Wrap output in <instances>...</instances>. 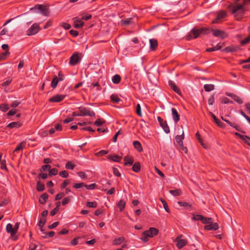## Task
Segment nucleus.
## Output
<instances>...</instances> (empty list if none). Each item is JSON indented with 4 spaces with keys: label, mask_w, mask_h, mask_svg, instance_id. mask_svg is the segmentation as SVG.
Instances as JSON below:
<instances>
[{
    "label": "nucleus",
    "mask_w": 250,
    "mask_h": 250,
    "mask_svg": "<svg viewBox=\"0 0 250 250\" xmlns=\"http://www.w3.org/2000/svg\"><path fill=\"white\" fill-rule=\"evenodd\" d=\"M169 193L174 196H180L182 194V192L180 189H176L174 190H170Z\"/></svg>",
    "instance_id": "obj_33"
},
{
    "label": "nucleus",
    "mask_w": 250,
    "mask_h": 250,
    "mask_svg": "<svg viewBox=\"0 0 250 250\" xmlns=\"http://www.w3.org/2000/svg\"><path fill=\"white\" fill-rule=\"evenodd\" d=\"M150 48L151 50H155L157 47L158 42L155 39H152L149 40Z\"/></svg>",
    "instance_id": "obj_20"
},
{
    "label": "nucleus",
    "mask_w": 250,
    "mask_h": 250,
    "mask_svg": "<svg viewBox=\"0 0 250 250\" xmlns=\"http://www.w3.org/2000/svg\"><path fill=\"white\" fill-rule=\"evenodd\" d=\"M81 60V58L79 56L78 52H75L72 54L70 58L69 64L74 66L78 64Z\"/></svg>",
    "instance_id": "obj_7"
},
{
    "label": "nucleus",
    "mask_w": 250,
    "mask_h": 250,
    "mask_svg": "<svg viewBox=\"0 0 250 250\" xmlns=\"http://www.w3.org/2000/svg\"><path fill=\"white\" fill-rule=\"evenodd\" d=\"M195 136L197 138V139L198 140L199 142L200 143L201 145L204 147L205 148V146H204V144L203 143V140L202 139V138H201L200 137V134L199 133V132H197L195 134Z\"/></svg>",
    "instance_id": "obj_53"
},
{
    "label": "nucleus",
    "mask_w": 250,
    "mask_h": 250,
    "mask_svg": "<svg viewBox=\"0 0 250 250\" xmlns=\"http://www.w3.org/2000/svg\"><path fill=\"white\" fill-rule=\"evenodd\" d=\"M71 198V196H68L67 197L63 198L62 201V205H65L66 204L69 203V202L70 201Z\"/></svg>",
    "instance_id": "obj_49"
},
{
    "label": "nucleus",
    "mask_w": 250,
    "mask_h": 250,
    "mask_svg": "<svg viewBox=\"0 0 250 250\" xmlns=\"http://www.w3.org/2000/svg\"><path fill=\"white\" fill-rule=\"evenodd\" d=\"M158 230L154 228H150L149 230L144 231V234L148 236L149 237H153L154 236L157 235Z\"/></svg>",
    "instance_id": "obj_11"
},
{
    "label": "nucleus",
    "mask_w": 250,
    "mask_h": 250,
    "mask_svg": "<svg viewBox=\"0 0 250 250\" xmlns=\"http://www.w3.org/2000/svg\"><path fill=\"white\" fill-rule=\"evenodd\" d=\"M204 89L207 92H209L214 89L215 86L212 84H206L204 85Z\"/></svg>",
    "instance_id": "obj_30"
},
{
    "label": "nucleus",
    "mask_w": 250,
    "mask_h": 250,
    "mask_svg": "<svg viewBox=\"0 0 250 250\" xmlns=\"http://www.w3.org/2000/svg\"><path fill=\"white\" fill-rule=\"evenodd\" d=\"M177 241V247L178 249H180L184 247L187 243V241L185 239H182L181 237H178L176 239Z\"/></svg>",
    "instance_id": "obj_15"
},
{
    "label": "nucleus",
    "mask_w": 250,
    "mask_h": 250,
    "mask_svg": "<svg viewBox=\"0 0 250 250\" xmlns=\"http://www.w3.org/2000/svg\"><path fill=\"white\" fill-rule=\"evenodd\" d=\"M110 99L113 103H118L121 100L119 98V97L115 94H112L110 96Z\"/></svg>",
    "instance_id": "obj_34"
},
{
    "label": "nucleus",
    "mask_w": 250,
    "mask_h": 250,
    "mask_svg": "<svg viewBox=\"0 0 250 250\" xmlns=\"http://www.w3.org/2000/svg\"><path fill=\"white\" fill-rule=\"evenodd\" d=\"M83 187H84V184L83 183L75 184L73 185V188H80Z\"/></svg>",
    "instance_id": "obj_63"
},
{
    "label": "nucleus",
    "mask_w": 250,
    "mask_h": 250,
    "mask_svg": "<svg viewBox=\"0 0 250 250\" xmlns=\"http://www.w3.org/2000/svg\"><path fill=\"white\" fill-rule=\"evenodd\" d=\"M178 204L181 207H184L187 208L191 207V204L186 202L179 201L178 202Z\"/></svg>",
    "instance_id": "obj_41"
},
{
    "label": "nucleus",
    "mask_w": 250,
    "mask_h": 250,
    "mask_svg": "<svg viewBox=\"0 0 250 250\" xmlns=\"http://www.w3.org/2000/svg\"><path fill=\"white\" fill-rule=\"evenodd\" d=\"M74 22V27L76 28H79L84 24V22L82 20L75 19Z\"/></svg>",
    "instance_id": "obj_22"
},
{
    "label": "nucleus",
    "mask_w": 250,
    "mask_h": 250,
    "mask_svg": "<svg viewBox=\"0 0 250 250\" xmlns=\"http://www.w3.org/2000/svg\"><path fill=\"white\" fill-rule=\"evenodd\" d=\"M41 30L39 24L35 23L27 30V36H33L38 33Z\"/></svg>",
    "instance_id": "obj_5"
},
{
    "label": "nucleus",
    "mask_w": 250,
    "mask_h": 250,
    "mask_svg": "<svg viewBox=\"0 0 250 250\" xmlns=\"http://www.w3.org/2000/svg\"><path fill=\"white\" fill-rule=\"evenodd\" d=\"M240 49L238 46L230 45L226 47L223 49V51L229 53V52H234L237 51Z\"/></svg>",
    "instance_id": "obj_14"
},
{
    "label": "nucleus",
    "mask_w": 250,
    "mask_h": 250,
    "mask_svg": "<svg viewBox=\"0 0 250 250\" xmlns=\"http://www.w3.org/2000/svg\"><path fill=\"white\" fill-rule=\"evenodd\" d=\"M148 236L144 234V231L142 234V237L140 238L141 240H142L144 242H146L148 241Z\"/></svg>",
    "instance_id": "obj_61"
},
{
    "label": "nucleus",
    "mask_w": 250,
    "mask_h": 250,
    "mask_svg": "<svg viewBox=\"0 0 250 250\" xmlns=\"http://www.w3.org/2000/svg\"><path fill=\"white\" fill-rule=\"evenodd\" d=\"M59 81L58 77L56 75H54L53 79L51 83V86L53 89H54L57 87Z\"/></svg>",
    "instance_id": "obj_24"
},
{
    "label": "nucleus",
    "mask_w": 250,
    "mask_h": 250,
    "mask_svg": "<svg viewBox=\"0 0 250 250\" xmlns=\"http://www.w3.org/2000/svg\"><path fill=\"white\" fill-rule=\"evenodd\" d=\"M6 229L8 233H10L11 236L13 238L14 240H17L18 237L15 236L17 232L11 224L9 223L6 225Z\"/></svg>",
    "instance_id": "obj_8"
},
{
    "label": "nucleus",
    "mask_w": 250,
    "mask_h": 250,
    "mask_svg": "<svg viewBox=\"0 0 250 250\" xmlns=\"http://www.w3.org/2000/svg\"><path fill=\"white\" fill-rule=\"evenodd\" d=\"M48 198V195L46 193H44L42 195L39 199V202L42 204H44L46 203V200Z\"/></svg>",
    "instance_id": "obj_25"
},
{
    "label": "nucleus",
    "mask_w": 250,
    "mask_h": 250,
    "mask_svg": "<svg viewBox=\"0 0 250 250\" xmlns=\"http://www.w3.org/2000/svg\"><path fill=\"white\" fill-rule=\"evenodd\" d=\"M228 95L231 97L235 102H236L239 104H243V102L242 100L239 96L232 94H229Z\"/></svg>",
    "instance_id": "obj_23"
},
{
    "label": "nucleus",
    "mask_w": 250,
    "mask_h": 250,
    "mask_svg": "<svg viewBox=\"0 0 250 250\" xmlns=\"http://www.w3.org/2000/svg\"><path fill=\"white\" fill-rule=\"evenodd\" d=\"M59 175L60 176H61L63 178H66L68 176V173L67 171L63 170V171H61L59 173Z\"/></svg>",
    "instance_id": "obj_58"
},
{
    "label": "nucleus",
    "mask_w": 250,
    "mask_h": 250,
    "mask_svg": "<svg viewBox=\"0 0 250 250\" xmlns=\"http://www.w3.org/2000/svg\"><path fill=\"white\" fill-rule=\"evenodd\" d=\"M250 4V0H244L243 4L233 3L228 6V9L234 15L235 17L243 16L245 12L244 6Z\"/></svg>",
    "instance_id": "obj_1"
},
{
    "label": "nucleus",
    "mask_w": 250,
    "mask_h": 250,
    "mask_svg": "<svg viewBox=\"0 0 250 250\" xmlns=\"http://www.w3.org/2000/svg\"><path fill=\"white\" fill-rule=\"evenodd\" d=\"M121 77L118 74L115 75L112 77V82L115 84H118V83H120V82H121Z\"/></svg>",
    "instance_id": "obj_32"
},
{
    "label": "nucleus",
    "mask_w": 250,
    "mask_h": 250,
    "mask_svg": "<svg viewBox=\"0 0 250 250\" xmlns=\"http://www.w3.org/2000/svg\"><path fill=\"white\" fill-rule=\"evenodd\" d=\"M69 180H64L61 186V189L65 188L67 186V185L69 184Z\"/></svg>",
    "instance_id": "obj_56"
},
{
    "label": "nucleus",
    "mask_w": 250,
    "mask_h": 250,
    "mask_svg": "<svg viewBox=\"0 0 250 250\" xmlns=\"http://www.w3.org/2000/svg\"><path fill=\"white\" fill-rule=\"evenodd\" d=\"M210 32H212L213 35L216 37L220 38L222 40L225 39L228 37V34L224 31L219 29H213L209 28Z\"/></svg>",
    "instance_id": "obj_4"
},
{
    "label": "nucleus",
    "mask_w": 250,
    "mask_h": 250,
    "mask_svg": "<svg viewBox=\"0 0 250 250\" xmlns=\"http://www.w3.org/2000/svg\"><path fill=\"white\" fill-rule=\"evenodd\" d=\"M210 32V30L208 27H194L191 29L189 34L187 36V40H190L192 39H196L200 35H208Z\"/></svg>",
    "instance_id": "obj_2"
},
{
    "label": "nucleus",
    "mask_w": 250,
    "mask_h": 250,
    "mask_svg": "<svg viewBox=\"0 0 250 250\" xmlns=\"http://www.w3.org/2000/svg\"><path fill=\"white\" fill-rule=\"evenodd\" d=\"M158 121L160 124V126L163 128L164 131L166 133H168L170 132L169 128L167 124L166 121H164L160 117H157Z\"/></svg>",
    "instance_id": "obj_9"
},
{
    "label": "nucleus",
    "mask_w": 250,
    "mask_h": 250,
    "mask_svg": "<svg viewBox=\"0 0 250 250\" xmlns=\"http://www.w3.org/2000/svg\"><path fill=\"white\" fill-rule=\"evenodd\" d=\"M105 121L103 119H98L96 120V121L94 122V125L97 126H100L102 125L103 124L105 123Z\"/></svg>",
    "instance_id": "obj_39"
},
{
    "label": "nucleus",
    "mask_w": 250,
    "mask_h": 250,
    "mask_svg": "<svg viewBox=\"0 0 250 250\" xmlns=\"http://www.w3.org/2000/svg\"><path fill=\"white\" fill-rule=\"evenodd\" d=\"M221 48H222V46L220 44V43H218L216 46H215L214 47L207 48L206 51L207 52H212V51H214L216 50H219Z\"/></svg>",
    "instance_id": "obj_35"
},
{
    "label": "nucleus",
    "mask_w": 250,
    "mask_h": 250,
    "mask_svg": "<svg viewBox=\"0 0 250 250\" xmlns=\"http://www.w3.org/2000/svg\"><path fill=\"white\" fill-rule=\"evenodd\" d=\"M134 147L138 151L140 152L142 150V147L141 143L138 141H135L133 143Z\"/></svg>",
    "instance_id": "obj_31"
},
{
    "label": "nucleus",
    "mask_w": 250,
    "mask_h": 250,
    "mask_svg": "<svg viewBox=\"0 0 250 250\" xmlns=\"http://www.w3.org/2000/svg\"><path fill=\"white\" fill-rule=\"evenodd\" d=\"M125 238L124 237H120L117 239H114L112 242V244L114 245H119L123 242Z\"/></svg>",
    "instance_id": "obj_28"
},
{
    "label": "nucleus",
    "mask_w": 250,
    "mask_h": 250,
    "mask_svg": "<svg viewBox=\"0 0 250 250\" xmlns=\"http://www.w3.org/2000/svg\"><path fill=\"white\" fill-rule=\"evenodd\" d=\"M37 189L39 191H42L44 189V185L43 184L38 182L37 183Z\"/></svg>",
    "instance_id": "obj_40"
},
{
    "label": "nucleus",
    "mask_w": 250,
    "mask_h": 250,
    "mask_svg": "<svg viewBox=\"0 0 250 250\" xmlns=\"http://www.w3.org/2000/svg\"><path fill=\"white\" fill-rule=\"evenodd\" d=\"M65 97V95L57 94L49 99V101L51 103H59L63 101Z\"/></svg>",
    "instance_id": "obj_10"
},
{
    "label": "nucleus",
    "mask_w": 250,
    "mask_h": 250,
    "mask_svg": "<svg viewBox=\"0 0 250 250\" xmlns=\"http://www.w3.org/2000/svg\"><path fill=\"white\" fill-rule=\"evenodd\" d=\"M134 160L132 157H125L124 163L125 166H130L132 165Z\"/></svg>",
    "instance_id": "obj_26"
},
{
    "label": "nucleus",
    "mask_w": 250,
    "mask_h": 250,
    "mask_svg": "<svg viewBox=\"0 0 250 250\" xmlns=\"http://www.w3.org/2000/svg\"><path fill=\"white\" fill-rule=\"evenodd\" d=\"M136 113L138 115H139L140 117H141L142 116V112H141V108L140 104H137L136 106Z\"/></svg>",
    "instance_id": "obj_55"
},
{
    "label": "nucleus",
    "mask_w": 250,
    "mask_h": 250,
    "mask_svg": "<svg viewBox=\"0 0 250 250\" xmlns=\"http://www.w3.org/2000/svg\"><path fill=\"white\" fill-rule=\"evenodd\" d=\"M75 167V165L71 162H68L65 165V168L68 169L72 170Z\"/></svg>",
    "instance_id": "obj_44"
},
{
    "label": "nucleus",
    "mask_w": 250,
    "mask_h": 250,
    "mask_svg": "<svg viewBox=\"0 0 250 250\" xmlns=\"http://www.w3.org/2000/svg\"><path fill=\"white\" fill-rule=\"evenodd\" d=\"M96 186V185L95 183L92 184H90L89 185L84 184V187L86 188V189H89V190L94 189L95 188Z\"/></svg>",
    "instance_id": "obj_57"
},
{
    "label": "nucleus",
    "mask_w": 250,
    "mask_h": 250,
    "mask_svg": "<svg viewBox=\"0 0 250 250\" xmlns=\"http://www.w3.org/2000/svg\"><path fill=\"white\" fill-rule=\"evenodd\" d=\"M131 18L122 20L121 21V24L122 25H127L131 22Z\"/></svg>",
    "instance_id": "obj_42"
},
{
    "label": "nucleus",
    "mask_w": 250,
    "mask_h": 250,
    "mask_svg": "<svg viewBox=\"0 0 250 250\" xmlns=\"http://www.w3.org/2000/svg\"><path fill=\"white\" fill-rule=\"evenodd\" d=\"M39 10L40 11L42 14L45 16H48L49 14V8L46 5L42 4H36L30 8L31 11H35Z\"/></svg>",
    "instance_id": "obj_3"
},
{
    "label": "nucleus",
    "mask_w": 250,
    "mask_h": 250,
    "mask_svg": "<svg viewBox=\"0 0 250 250\" xmlns=\"http://www.w3.org/2000/svg\"><path fill=\"white\" fill-rule=\"evenodd\" d=\"M59 205H57L56 206V207L54 208L53 210H52L50 212V215L51 216H54L55 215L57 212L59 211Z\"/></svg>",
    "instance_id": "obj_60"
},
{
    "label": "nucleus",
    "mask_w": 250,
    "mask_h": 250,
    "mask_svg": "<svg viewBox=\"0 0 250 250\" xmlns=\"http://www.w3.org/2000/svg\"><path fill=\"white\" fill-rule=\"evenodd\" d=\"M113 174L117 177L121 176V173L119 171L118 169L117 168L113 167Z\"/></svg>",
    "instance_id": "obj_64"
},
{
    "label": "nucleus",
    "mask_w": 250,
    "mask_h": 250,
    "mask_svg": "<svg viewBox=\"0 0 250 250\" xmlns=\"http://www.w3.org/2000/svg\"><path fill=\"white\" fill-rule=\"evenodd\" d=\"M168 84L170 86V87L178 95H181V92L179 88L176 86V85L172 81H168Z\"/></svg>",
    "instance_id": "obj_18"
},
{
    "label": "nucleus",
    "mask_w": 250,
    "mask_h": 250,
    "mask_svg": "<svg viewBox=\"0 0 250 250\" xmlns=\"http://www.w3.org/2000/svg\"><path fill=\"white\" fill-rule=\"evenodd\" d=\"M132 170L135 172H139L141 169V165L139 162H135L132 166Z\"/></svg>",
    "instance_id": "obj_27"
},
{
    "label": "nucleus",
    "mask_w": 250,
    "mask_h": 250,
    "mask_svg": "<svg viewBox=\"0 0 250 250\" xmlns=\"http://www.w3.org/2000/svg\"><path fill=\"white\" fill-rule=\"evenodd\" d=\"M58 170L55 168H52L49 170V175L50 176H54L57 174Z\"/></svg>",
    "instance_id": "obj_54"
},
{
    "label": "nucleus",
    "mask_w": 250,
    "mask_h": 250,
    "mask_svg": "<svg viewBox=\"0 0 250 250\" xmlns=\"http://www.w3.org/2000/svg\"><path fill=\"white\" fill-rule=\"evenodd\" d=\"M250 42V35L247 38H246L244 40H242L241 41V44L243 45H244Z\"/></svg>",
    "instance_id": "obj_48"
},
{
    "label": "nucleus",
    "mask_w": 250,
    "mask_h": 250,
    "mask_svg": "<svg viewBox=\"0 0 250 250\" xmlns=\"http://www.w3.org/2000/svg\"><path fill=\"white\" fill-rule=\"evenodd\" d=\"M209 114L213 119L214 122L218 125V126L221 128H224L225 127V124L223 122H221L218 119H217V118L213 113L210 112Z\"/></svg>",
    "instance_id": "obj_17"
},
{
    "label": "nucleus",
    "mask_w": 250,
    "mask_h": 250,
    "mask_svg": "<svg viewBox=\"0 0 250 250\" xmlns=\"http://www.w3.org/2000/svg\"><path fill=\"white\" fill-rule=\"evenodd\" d=\"M172 118L175 123H177L180 120V115L177 110L174 108L171 109Z\"/></svg>",
    "instance_id": "obj_19"
},
{
    "label": "nucleus",
    "mask_w": 250,
    "mask_h": 250,
    "mask_svg": "<svg viewBox=\"0 0 250 250\" xmlns=\"http://www.w3.org/2000/svg\"><path fill=\"white\" fill-rule=\"evenodd\" d=\"M202 216L203 215H200V214H193V216L191 218V219L192 220H194V221H201V219L202 218Z\"/></svg>",
    "instance_id": "obj_46"
},
{
    "label": "nucleus",
    "mask_w": 250,
    "mask_h": 250,
    "mask_svg": "<svg viewBox=\"0 0 250 250\" xmlns=\"http://www.w3.org/2000/svg\"><path fill=\"white\" fill-rule=\"evenodd\" d=\"M10 52L9 50H7L5 52L0 54V61L5 60L7 57L9 55Z\"/></svg>",
    "instance_id": "obj_38"
},
{
    "label": "nucleus",
    "mask_w": 250,
    "mask_h": 250,
    "mask_svg": "<svg viewBox=\"0 0 250 250\" xmlns=\"http://www.w3.org/2000/svg\"><path fill=\"white\" fill-rule=\"evenodd\" d=\"M46 223V219L44 218H42L40 219L39 226L42 228Z\"/></svg>",
    "instance_id": "obj_50"
},
{
    "label": "nucleus",
    "mask_w": 250,
    "mask_h": 250,
    "mask_svg": "<svg viewBox=\"0 0 250 250\" xmlns=\"http://www.w3.org/2000/svg\"><path fill=\"white\" fill-rule=\"evenodd\" d=\"M80 239V237H75L70 242L71 244L73 246H75L78 244V240Z\"/></svg>",
    "instance_id": "obj_62"
},
{
    "label": "nucleus",
    "mask_w": 250,
    "mask_h": 250,
    "mask_svg": "<svg viewBox=\"0 0 250 250\" xmlns=\"http://www.w3.org/2000/svg\"><path fill=\"white\" fill-rule=\"evenodd\" d=\"M60 25L65 29H69L71 27L70 24L64 22L61 23Z\"/></svg>",
    "instance_id": "obj_51"
},
{
    "label": "nucleus",
    "mask_w": 250,
    "mask_h": 250,
    "mask_svg": "<svg viewBox=\"0 0 250 250\" xmlns=\"http://www.w3.org/2000/svg\"><path fill=\"white\" fill-rule=\"evenodd\" d=\"M184 139V131H182V134L181 135H177L175 137V141L178 145L179 146L182 145L183 140Z\"/></svg>",
    "instance_id": "obj_21"
},
{
    "label": "nucleus",
    "mask_w": 250,
    "mask_h": 250,
    "mask_svg": "<svg viewBox=\"0 0 250 250\" xmlns=\"http://www.w3.org/2000/svg\"><path fill=\"white\" fill-rule=\"evenodd\" d=\"M226 16V14L223 11H220L217 15L216 18L213 19L211 22L212 24H215L219 23V21L224 18Z\"/></svg>",
    "instance_id": "obj_16"
},
{
    "label": "nucleus",
    "mask_w": 250,
    "mask_h": 250,
    "mask_svg": "<svg viewBox=\"0 0 250 250\" xmlns=\"http://www.w3.org/2000/svg\"><path fill=\"white\" fill-rule=\"evenodd\" d=\"M21 125V124L18 122H14L9 124L7 127L12 128L14 127H20Z\"/></svg>",
    "instance_id": "obj_29"
},
{
    "label": "nucleus",
    "mask_w": 250,
    "mask_h": 250,
    "mask_svg": "<svg viewBox=\"0 0 250 250\" xmlns=\"http://www.w3.org/2000/svg\"><path fill=\"white\" fill-rule=\"evenodd\" d=\"M9 108V105L7 104H2L0 105V109L3 111L5 112Z\"/></svg>",
    "instance_id": "obj_43"
},
{
    "label": "nucleus",
    "mask_w": 250,
    "mask_h": 250,
    "mask_svg": "<svg viewBox=\"0 0 250 250\" xmlns=\"http://www.w3.org/2000/svg\"><path fill=\"white\" fill-rule=\"evenodd\" d=\"M212 218L209 217H205L202 216L201 222L203 224H209L212 223Z\"/></svg>",
    "instance_id": "obj_36"
},
{
    "label": "nucleus",
    "mask_w": 250,
    "mask_h": 250,
    "mask_svg": "<svg viewBox=\"0 0 250 250\" xmlns=\"http://www.w3.org/2000/svg\"><path fill=\"white\" fill-rule=\"evenodd\" d=\"M81 115L82 116H88L90 117H94L95 113L93 111L91 110L90 109L86 108L85 107H80L79 108Z\"/></svg>",
    "instance_id": "obj_6"
},
{
    "label": "nucleus",
    "mask_w": 250,
    "mask_h": 250,
    "mask_svg": "<svg viewBox=\"0 0 250 250\" xmlns=\"http://www.w3.org/2000/svg\"><path fill=\"white\" fill-rule=\"evenodd\" d=\"M219 229L218 224L217 223H212L208 224V225L204 226V229L208 230H216Z\"/></svg>",
    "instance_id": "obj_13"
},
{
    "label": "nucleus",
    "mask_w": 250,
    "mask_h": 250,
    "mask_svg": "<svg viewBox=\"0 0 250 250\" xmlns=\"http://www.w3.org/2000/svg\"><path fill=\"white\" fill-rule=\"evenodd\" d=\"M25 146V143L23 142L21 143L15 149L14 152H18L22 149Z\"/></svg>",
    "instance_id": "obj_45"
},
{
    "label": "nucleus",
    "mask_w": 250,
    "mask_h": 250,
    "mask_svg": "<svg viewBox=\"0 0 250 250\" xmlns=\"http://www.w3.org/2000/svg\"><path fill=\"white\" fill-rule=\"evenodd\" d=\"M64 195L65 194L63 192H60L57 194L55 197V200H59L61 199Z\"/></svg>",
    "instance_id": "obj_59"
},
{
    "label": "nucleus",
    "mask_w": 250,
    "mask_h": 250,
    "mask_svg": "<svg viewBox=\"0 0 250 250\" xmlns=\"http://www.w3.org/2000/svg\"><path fill=\"white\" fill-rule=\"evenodd\" d=\"M97 203L94 202H88L86 204V206L89 208H96L97 207Z\"/></svg>",
    "instance_id": "obj_52"
},
{
    "label": "nucleus",
    "mask_w": 250,
    "mask_h": 250,
    "mask_svg": "<svg viewBox=\"0 0 250 250\" xmlns=\"http://www.w3.org/2000/svg\"><path fill=\"white\" fill-rule=\"evenodd\" d=\"M125 202L124 200H121L118 204V207H119L120 211H122L125 207Z\"/></svg>",
    "instance_id": "obj_37"
},
{
    "label": "nucleus",
    "mask_w": 250,
    "mask_h": 250,
    "mask_svg": "<svg viewBox=\"0 0 250 250\" xmlns=\"http://www.w3.org/2000/svg\"><path fill=\"white\" fill-rule=\"evenodd\" d=\"M122 157H108V160L110 162H119L121 160Z\"/></svg>",
    "instance_id": "obj_47"
},
{
    "label": "nucleus",
    "mask_w": 250,
    "mask_h": 250,
    "mask_svg": "<svg viewBox=\"0 0 250 250\" xmlns=\"http://www.w3.org/2000/svg\"><path fill=\"white\" fill-rule=\"evenodd\" d=\"M221 119L224 121L225 122H226L227 124H228L229 125H230L231 126H232V127L234 128L237 131H240V132H241L242 133H245V132L244 131H242L241 130V128L240 127V126H239L237 124H236L235 123H232L231 122H230V121H229V120H227L225 117H223V116H222L221 117Z\"/></svg>",
    "instance_id": "obj_12"
}]
</instances>
